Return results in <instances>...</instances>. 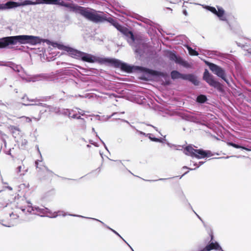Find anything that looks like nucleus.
<instances>
[{
	"mask_svg": "<svg viewBox=\"0 0 251 251\" xmlns=\"http://www.w3.org/2000/svg\"><path fill=\"white\" fill-rule=\"evenodd\" d=\"M27 120H28V122H30L31 121V119L30 118H27Z\"/></svg>",
	"mask_w": 251,
	"mask_h": 251,
	"instance_id": "nucleus-60",
	"label": "nucleus"
},
{
	"mask_svg": "<svg viewBox=\"0 0 251 251\" xmlns=\"http://www.w3.org/2000/svg\"><path fill=\"white\" fill-rule=\"evenodd\" d=\"M121 120H122V121H123V122H125V123H127L128 124H129V123L127 121H126V120H124V119H121Z\"/></svg>",
	"mask_w": 251,
	"mask_h": 251,
	"instance_id": "nucleus-51",
	"label": "nucleus"
},
{
	"mask_svg": "<svg viewBox=\"0 0 251 251\" xmlns=\"http://www.w3.org/2000/svg\"><path fill=\"white\" fill-rule=\"evenodd\" d=\"M83 16L95 23H103L107 22L125 35L128 38V42H129V40H130L132 42H133L135 40V36L131 31L120 24L113 18L107 17V14L103 12L97 11L93 9H91L89 10L88 8H86Z\"/></svg>",
	"mask_w": 251,
	"mask_h": 251,
	"instance_id": "nucleus-2",
	"label": "nucleus"
},
{
	"mask_svg": "<svg viewBox=\"0 0 251 251\" xmlns=\"http://www.w3.org/2000/svg\"><path fill=\"white\" fill-rule=\"evenodd\" d=\"M99 138L100 140V141H101V142H102V143L103 144V145H104L105 149H106L108 151H108V149H107V147H106V145H105V143H104V142H103V141H102V140H101L100 137H99Z\"/></svg>",
	"mask_w": 251,
	"mask_h": 251,
	"instance_id": "nucleus-36",
	"label": "nucleus"
},
{
	"mask_svg": "<svg viewBox=\"0 0 251 251\" xmlns=\"http://www.w3.org/2000/svg\"><path fill=\"white\" fill-rule=\"evenodd\" d=\"M170 178H168L169 179ZM168 179V178H159L156 180H146L147 181L150 182H153V181H165L166 180Z\"/></svg>",
	"mask_w": 251,
	"mask_h": 251,
	"instance_id": "nucleus-31",
	"label": "nucleus"
},
{
	"mask_svg": "<svg viewBox=\"0 0 251 251\" xmlns=\"http://www.w3.org/2000/svg\"><path fill=\"white\" fill-rule=\"evenodd\" d=\"M123 240L128 245V246L130 247V249L132 251H134V250H133V249L131 247V246L127 243H126V242L123 239Z\"/></svg>",
	"mask_w": 251,
	"mask_h": 251,
	"instance_id": "nucleus-50",
	"label": "nucleus"
},
{
	"mask_svg": "<svg viewBox=\"0 0 251 251\" xmlns=\"http://www.w3.org/2000/svg\"><path fill=\"white\" fill-rule=\"evenodd\" d=\"M41 118V116H40L38 119L34 118L35 119L37 120V121H39Z\"/></svg>",
	"mask_w": 251,
	"mask_h": 251,
	"instance_id": "nucleus-59",
	"label": "nucleus"
},
{
	"mask_svg": "<svg viewBox=\"0 0 251 251\" xmlns=\"http://www.w3.org/2000/svg\"><path fill=\"white\" fill-rule=\"evenodd\" d=\"M90 143L91 144H93V142L92 141H90Z\"/></svg>",
	"mask_w": 251,
	"mask_h": 251,
	"instance_id": "nucleus-62",
	"label": "nucleus"
},
{
	"mask_svg": "<svg viewBox=\"0 0 251 251\" xmlns=\"http://www.w3.org/2000/svg\"><path fill=\"white\" fill-rule=\"evenodd\" d=\"M152 140L153 142H160V143L163 142V139L162 138H157L156 137H153L152 139Z\"/></svg>",
	"mask_w": 251,
	"mask_h": 251,
	"instance_id": "nucleus-30",
	"label": "nucleus"
},
{
	"mask_svg": "<svg viewBox=\"0 0 251 251\" xmlns=\"http://www.w3.org/2000/svg\"><path fill=\"white\" fill-rule=\"evenodd\" d=\"M9 129L15 138L20 135L21 131L18 127L14 126H10Z\"/></svg>",
	"mask_w": 251,
	"mask_h": 251,
	"instance_id": "nucleus-14",
	"label": "nucleus"
},
{
	"mask_svg": "<svg viewBox=\"0 0 251 251\" xmlns=\"http://www.w3.org/2000/svg\"><path fill=\"white\" fill-rule=\"evenodd\" d=\"M183 169H189V170H193V169H190V168H188L187 166H184V167H183Z\"/></svg>",
	"mask_w": 251,
	"mask_h": 251,
	"instance_id": "nucleus-53",
	"label": "nucleus"
},
{
	"mask_svg": "<svg viewBox=\"0 0 251 251\" xmlns=\"http://www.w3.org/2000/svg\"><path fill=\"white\" fill-rule=\"evenodd\" d=\"M17 169V173L20 172L21 171L22 166H19V167H18Z\"/></svg>",
	"mask_w": 251,
	"mask_h": 251,
	"instance_id": "nucleus-39",
	"label": "nucleus"
},
{
	"mask_svg": "<svg viewBox=\"0 0 251 251\" xmlns=\"http://www.w3.org/2000/svg\"><path fill=\"white\" fill-rule=\"evenodd\" d=\"M70 216H75V217H82V218H85V217H83L82 216H80V215H75V214H69ZM85 218H88V219H92L93 220H95V221H98V222H100L104 226H105L106 228H107L108 229H110V230H111L113 233H114L115 234H116L117 235H118V236H119L120 238H121L123 240L124 239L121 236V235L116 231H115V230L112 229L111 228H110V227H109L108 226H107V225H106L103 222H102V221L98 220V219H95V218H87V217H85Z\"/></svg>",
	"mask_w": 251,
	"mask_h": 251,
	"instance_id": "nucleus-11",
	"label": "nucleus"
},
{
	"mask_svg": "<svg viewBox=\"0 0 251 251\" xmlns=\"http://www.w3.org/2000/svg\"><path fill=\"white\" fill-rule=\"evenodd\" d=\"M183 14H184L185 16H187L188 15V13H187V12L186 10H184L183 11Z\"/></svg>",
	"mask_w": 251,
	"mask_h": 251,
	"instance_id": "nucleus-44",
	"label": "nucleus"
},
{
	"mask_svg": "<svg viewBox=\"0 0 251 251\" xmlns=\"http://www.w3.org/2000/svg\"><path fill=\"white\" fill-rule=\"evenodd\" d=\"M188 80L195 86H198L200 84V81L198 80L197 77L193 74H190Z\"/></svg>",
	"mask_w": 251,
	"mask_h": 251,
	"instance_id": "nucleus-16",
	"label": "nucleus"
},
{
	"mask_svg": "<svg viewBox=\"0 0 251 251\" xmlns=\"http://www.w3.org/2000/svg\"><path fill=\"white\" fill-rule=\"evenodd\" d=\"M76 117H77V116H76V114H73V115H71V117L70 118H74V119H76Z\"/></svg>",
	"mask_w": 251,
	"mask_h": 251,
	"instance_id": "nucleus-41",
	"label": "nucleus"
},
{
	"mask_svg": "<svg viewBox=\"0 0 251 251\" xmlns=\"http://www.w3.org/2000/svg\"><path fill=\"white\" fill-rule=\"evenodd\" d=\"M93 145H95V146H97V144H96V143H93Z\"/></svg>",
	"mask_w": 251,
	"mask_h": 251,
	"instance_id": "nucleus-64",
	"label": "nucleus"
},
{
	"mask_svg": "<svg viewBox=\"0 0 251 251\" xmlns=\"http://www.w3.org/2000/svg\"><path fill=\"white\" fill-rule=\"evenodd\" d=\"M123 240L128 245V246L130 247V249L132 251H134V250H133V249L131 247V246L127 243H126V242L123 239Z\"/></svg>",
	"mask_w": 251,
	"mask_h": 251,
	"instance_id": "nucleus-49",
	"label": "nucleus"
},
{
	"mask_svg": "<svg viewBox=\"0 0 251 251\" xmlns=\"http://www.w3.org/2000/svg\"><path fill=\"white\" fill-rule=\"evenodd\" d=\"M117 114V113L115 112V113H113L110 117L109 118H111V117H112L113 116H114L115 114Z\"/></svg>",
	"mask_w": 251,
	"mask_h": 251,
	"instance_id": "nucleus-58",
	"label": "nucleus"
},
{
	"mask_svg": "<svg viewBox=\"0 0 251 251\" xmlns=\"http://www.w3.org/2000/svg\"><path fill=\"white\" fill-rule=\"evenodd\" d=\"M34 210H35L34 206V207L31 206V207H29L27 209V211L30 213H31L32 212V211H34Z\"/></svg>",
	"mask_w": 251,
	"mask_h": 251,
	"instance_id": "nucleus-33",
	"label": "nucleus"
},
{
	"mask_svg": "<svg viewBox=\"0 0 251 251\" xmlns=\"http://www.w3.org/2000/svg\"><path fill=\"white\" fill-rule=\"evenodd\" d=\"M27 100L28 101H38V100L37 99H31V100H29L28 98H27Z\"/></svg>",
	"mask_w": 251,
	"mask_h": 251,
	"instance_id": "nucleus-37",
	"label": "nucleus"
},
{
	"mask_svg": "<svg viewBox=\"0 0 251 251\" xmlns=\"http://www.w3.org/2000/svg\"><path fill=\"white\" fill-rule=\"evenodd\" d=\"M203 79L205 80L210 86H212L221 93L224 92L223 85L219 82L215 80L214 76L211 74L207 69H205L203 73Z\"/></svg>",
	"mask_w": 251,
	"mask_h": 251,
	"instance_id": "nucleus-7",
	"label": "nucleus"
},
{
	"mask_svg": "<svg viewBox=\"0 0 251 251\" xmlns=\"http://www.w3.org/2000/svg\"><path fill=\"white\" fill-rule=\"evenodd\" d=\"M247 47H248V46H247V45H243V46H242V48H243L244 50H247L248 51V50H249V49H250V48H249V49H248V48H247Z\"/></svg>",
	"mask_w": 251,
	"mask_h": 251,
	"instance_id": "nucleus-38",
	"label": "nucleus"
},
{
	"mask_svg": "<svg viewBox=\"0 0 251 251\" xmlns=\"http://www.w3.org/2000/svg\"><path fill=\"white\" fill-rule=\"evenodd\" d=\"M187 48L188 52L190 55H195V56H197L199 55L198 52L197 51H196V50L193 49L190 47L187 46Z\"/></svg>",
	"mask_w": 251,
	"mask_h": 251,
	"instance_id": "nucleus-22",
	"label": "nucleus"
},
{
	"mask_svg": "<svg viewBox=\"0 0 251 251\" xmlns=\"http://www.w3.org/2000/svg\"><path fill=\"white\" fill-rule=\"evenodd\" d=\"M123 240L128 245V246L130 247V249L132 251H134V250H133V249L131 247V246L127 243H126V242L123 239Z\"/></svg>",
	"mask_w": 251,
	"mask_h": 251,
	"instance_id": "nucleus-48",
	"label": "nucleus"
},
{
	"mask_svg": "<svg viewBox=\"0 0 251 251\" xmlns=\"http://www.w3.org/2000/svg\"><path fill=\"white\" fill-rule=\"evenodd\" d=\"M178 64H181L185 67H189V63H188V62H187L186 61L183 60L181 57L180 58V60H179V63H178Z\"/></svg>",
	"mask_w": 251,
	"mask_h": 251,
	"instance_id": "nucleus-26",
	"label": "nucleus"
},
{
	"mask_svg": "<svg viewBox=\"0 0 251 251\" xmlns=\"http://www.w3.org/2000/svg\"><path fill=\"white\" fill-rule=\"evenodd\" d=\"M189 76H190V74L186 75V74H183L180 73L179 78H181L183 80H188Z\"/></svg>",
	"mask_w": 251,
	"mask_h": 251,
	"instance_id": "nucleus-28",
	"label": "nucleus"
},
{
	"mask_svg": "<svg viewBox=\"0 0 251 251\" xmlns=\"http://www.w3.org/2000/svg\"><path fill=\"white\" fill-rule=\"evenodd\" d=\"M207 100V97L205 95L202 94L198 96L196 99V101L199 103H204Z\"/></svg>",
	"mask_w": 251,
	"mask_h": 251,
	"instance_id": "nucleus-17",
	"label": "nucleus"
},
{
	"mask_svg": "<svg viewBox=\"0 0 251 251\" xmlns=\"http://www.w3.org/2000/svg\"><path fill=\"white\" fill-rule=\"evenodd\" d=\"M147 126H152L153 128H154L156 131H158V129L157 128V127H156L155 126H153L152 125H150V124H147Z\"/></svg>",
	"mask_w": 251,
	"mask_h": 251,
	"instance_id": "nucleus-42",
	"label": "nucleus"
},
{
	"mask_svg": "<svg viewBox=\"0 0 251 251\" xmlns=\"http://www.w3.org/2000/svg\"><path fill=\"white\" fill-rule=\"evenodd\" d=\"M10 65H8L11 67L14 71L17 72H20L23 69V67L20 65L14 64V63H10Z\"/></svg>",
	"mask_w": 251,
	"mask_h": 251,
	"instance_id": "nucleus-18",
	"label": "nucleus"
},
{
	"mask_svg": "<svg viewBox=\"0 0 251 251\" xmlns=\"http://www.w3.org/2000/svg\"><path fill=\"white\" fill-rule=\"evenodd\" d=\"M37 3L30 0H24L21 2L15 1L14 0H8L6 2L3 3L4 10H10L15 9L20 7L28 5H35Z\"/></svg>",
	"mask_w": 251,
	"mask_h": 251,
	"instance_id": "nucleus-9",
	"label": "nucleus"
},
{
	"mask_svg": "<svg viewBox=\"0 0 251 251\" xmlns=\"http://www.w3.org/2000/svg\"><path fill=\"white\" fill-rule=\"evenodd\" d=\"M58 48L67 51L70 55L76 58H80L83 61L89 63L99 62L101 63H108L115 67L120 68L122 70L127 73L139 72L143 73L142 79L148 80L152 77L166 78L168 76L166 73L152 70L146 67L130 65L120 60L110 58H98L92 54L85 53L68 46L59 44Z\"/></svg>",
	"mask_w": 251,
	"mask_h": 251,
	"instance_id": "nucleus-1",
	"label": "nucleus"
},
{
	"mask_svg": "<svg viewBox=\"0 0 251 251\" xmlns=\"http://www.w3.org/2000/svg\"><path fill=\"white\" fill-rule=\"evenodd\" d=\"M19 104H22L23 105H25V106H28V105H38V106H43V107H46L48 105L45 104V103H41V102H39L38 103H31V104H29V103H19Z\"/></svg>",
	"mask_w": 251,
	"mask_h": 251,
	"instance_id": "nucleus-24",
	"label": "nucleus"
},
{
	"mask_svg": "<svg viewBox=\"0 0 251 251\" xmlns=\"http://www.w3.org/2000/svg\"><path fill=\"white\" fill-rule=\"evenodd\" d=\"M83 16L95 23H103L107 22L125 35L128 38V42H129V40H130L132 42H133L135 40V36L131 31L120 24L113 18L107 17V14L103 12L97 11L93 9H91L89 10L88 8H86Z\"/></svg>",
	"mask_w": 251,
	"mask_h": 251,
	"instance_id": "nucleus-3",
	"label": "nucleus"
},
{
	"mask_svg": "<svg viewBox=\"0 0 251 251\" xmlns=\"http://www.w3.org/2000/svg\"><path fill=\"white\" fill-rule=\"evenodd\" d=\"M151 136L152 134L151 133H148V134H147V137H148L151 141H153L152 139L153 137H152Z\"/></svg>",
	"mask_w": 251,
	"mask_h": 251,
	"instance_id": "nucleus-34",
	"label": "nucleus"
},
{
	"mask_svg": "<svg viewBox=\"0 0 251 251\" xmlns=\"http://www.w3.org/2000/svg\"><path fill=\"white\" fill-rule=\"evenodd\" d=\"M79 114L83 116L84 115V113L83 112H78Z\"/></svg>",
	"mask_w": 251,
	"mask_h": 251,
	"instance_id": "nucleus-56",
	"label": "nucleus"
},
{
	"mask_svg": "<svg viewBox=\"0 0 251 251\" xmlns=\"http://www.w3.org/2000/svg\"><path fill=\"white\" fill-rule=\"evenodd\" d=\"M140 20L141 21H142L147 24H149L151 25V24H153V22L152 21H151V20H150L147 18H144L143 17H141Z\"/></svg>",
	"mask_w": 251,
	"mask_h": 251,
	"instance_id": "nucleus-27",
	"label": "nucleus"
},
{
	"mask_svg": "<svg viewBox=\"0 0 251 251\" xmlns=\"http://www.w3.org/2000/svg\"><path fill=\"white\" fill-rule=\"evenodd\" d=\"M193 212L196 214V215L197 216V217H198V218H199V219H200L201 220V217H200V216H199V215H198V214L195 212V211L194 210H193Z\"/></svg>",
	"mask_w": 251,
	"mask_h": 251,
	"instance_id": "nucleus-47",
	"label": "nucleus"
},
{
	"mask_svg": "<svg viewBox=\"0 0 251 251\" xmlns=\"http://www.w3.org/2000/svg\"><path fill=\"white\" fill-rule=\"evenodd\" d=\"M188 172H187L185 173H184V174L182 176H183L184 175H185V174H186Z\"/></svg>",
	"mask_w": 251,
	"mask_h": 251,
	"instance_id": "nucleus-63",
	"label": "nucleus"
},
{
	"mask_svg": "<svg viewBox=\"0 0 251 251\" xmlns=\"http://www.w3.org/2000/svg\"><path fill=\"white\" fill-rule=\"evenodd\" d=\"M179 196H180V199L182 201H183L186 203H187L188 206H189V207H190L193 210V208H192L191 204L188 202V200L186 199V198L182 191H180Z\"/></svg>",
	"mask_w": 251,
	"mask_h": 251,
	"instance_id": "nucleus-19",
	"label": "nucleus"
},
{
	"mask_svg": "<svg viewBox=\"0 0 251 251\" xmlns=\"http://www.w3.org/2000/svg\"><path fill=\"white\" fill-rule=\"evenodd\" d=\"M217 10L215 7L209 6V5H205L204 8L208 11H210L213 14H215L217 16L219 19L220 21H225L227 23H228L227 19L225 16V11L224 9L220 6H217Z\"/></svg>",
	"mask_w": 251,
	"mask_h": 251,
	"instance_id": "nucleus-10",
	"label": "nucleus"
},
{
	"mask_svg": "<svg viewBox=\"0 0 251 251\" xmlns=\"http://www.w3.org/2000/svg\"><path fill=\"white\" fill-rule=\"evenodd\" d=\"M39 37L33 35H20L7 36L0 38V49L7 48L9 45H15L18 43L21 44H28L35 45L41 43Z\"/></svg>",
	"mask_w": 251,
	"mask_h": 251,
	"instance_id": "nucleus-4",
	"label": "nucleus"
},
{
	"mask_svg": "<svg viewBox=\"0 0 251 251\" xmlns=\"http://www.w3.org/2000/svg\"><path fill=\"white\" fill-rule=\"evenodd\" d=\"M213 249L222 251L221 247L217 242H211L207 245L204 248V250L206 251H210Z\"/></svg>",
	"mask_w": 251,
	"mask_h": 251,
	"instance_id": "nucleus-12",
	"label": "nucleus"
},
{
	"mask_svg": "<svg viewBox=\"0 0 251 251\" xmlns=\"http://www.w3.org/2000/svg\"><path fill=\"white\" fill-rule=\"evenodd\" d=\"M76 119L81 120L83 124H84L85 123L84 119L83 118H81L80 116H77Z\"/></svg>",
	"mask_w": 251,
	"mask_h": 251,
	"instance_id": "nucleus-35",
	"label": "nucleus"
},
{
	"mask_svg": "<svg viewBox=\"0 0 251 251\" xmlns=\"http://www.w3.org/2000/svg\"><path fill=\"white\" fill-rule=\"evenodd\" d=\"M92 131L93 132H95L96 135V136L98 137V135L97 134V133L95 131V128H92Z\"/></svg>",
	"mask_w": 251,
	"mask_h": 251,
	"instance_id": "nucleus-52",
	"label": "nucleus"
},
{
	"mask_svg": "<svg viewBox=\"0 0 251 251\" xmlns=\"http://www.w3.org/2000/svg\"><path fill=\"white\" fill-rule=\"evenodd\" d=\"M204 163L202 161H200L199 162V165H198L197 168H199L200 166L202 165Z\"/></svg>",
	"mask_w": 251,
	"mask_h": 251,
	"instance_id": "nucleus-43",
	"label": "nucleus"
},
{
	"mask_svg": "<svg viewBox=\"0 0 251 251\" xmlns=\"http://www.w3.org/2000/svg\"><path fill=\"white\" fill-rule=\"evenodd\" d=\"M205 64L208 66L209 69L213 74L221 78L228 86L230 85L229 80L226 77L225 70L223 68L214 63L209 62L208 61H205Z\"/></svg>",
	"mask_w": 251,
	"mask_h": 251,
	"instance_id": "nucleus-8",
	"label": "nucleus"
},
{
	"mask_svg": "<svg viewBox=\"0 0 251 251\" xmlns=\"http://www.w3.org/2000/svg\"><path fill=\"white\" fill-rule=\"evenodd\" d=\"M180 73L177 71L174 70L171 73V76L173 79H176L179 78Z\"/></svg>",
	"mask_w": 251,
	"mask_h": 251,
	"instance_id": "nucleus-20",
	"label": "nucleus"
},
{
	"mask_svg": "<svg viewBox=\"0 0 251 251\" xmlns=\"http://www.w3.org/2000/svg\"><path fill=\"white\" fill-rule=\"evenodd\" d=\"M15 92L17 93H18V90L17 89H15Z\"/></svg>",
	"mask_w": 251,
	"mask_h": 251,
	"instance_id": "nucleus-61",
	"label": "nucleus"
},
{
	"mask_svg": "<svg viewBox=\"0 0 251 251\" xmlns=\"http://www.w3.org/2000/svg\"><path fill=\"white\" fill-rule=\"evenodd\" d=\"M73 110H71L69 109H62V111H61V114L63 115H65V116H68L69 117H71V112Z\"/></svg>",
	"mask_w": 251,
	"mask_h": 251,
	"instance_id": "nucleus-23",
	"label": "nucleus"
},
{
	"mask_svg": "<svg viewBox=\"0 0 251 251\" xmlns=\"http://www.w3.org/2000/svg\"><path fill=\"white\" fill-rule=\"evenodd\" d=\"M168 57L171 60L174 61L176 63H179L181 57L177 56L175 52L170 51L168 53Z\"/></svg>",
	"mask_w": 251,
	"mask_h": 251,
	"instance_id": "nucleus-15",
	"label": "nucleus"
},
{
	"mask_svg": "<svg viewBox=\"0 0 251 251\" xmlns=\"http://www.w3.org/2000/svg\"><path fill=\"white\" fill-rule=\"evenodd\" d=\"M42 1L43 3L58 5L68 8L70 11L79 13L82 16L86 8L73 3H66L60 0H42Z\"/></svg>",
	"mask_w": 251,
	"mask_h": 251,
	"instance_id": "nucleus-5",
	"label": "nucleus"
},
{
	"mask_svg": "<svg viewBox=\"0 0 251 251\" xmlns=\"http://www.w3.org/2000/svg\"><path fill=\"white\" fill-rule=\"evenodd\" d=\"M45 169L46 170H47V172H49V173H52L51 171L50 170L48 167H45Z\"/></svg>",
	"mask_w": 251,
	"mask_h": 251,
	"instance_id": "nucleus-46",
	"label": "nucleus"
},
{
	"mask_svg": "<svg viewBox=\"0 0 251 251\" xmlns=\"http://www.w3.org/2000/svg\"><path fill=\"white\" fill-rule=\"evenodd\" d=\"M0 10H4L3 3L0 4Z\"/></svg>",
	"mask_w": 251,
	"mask_h": 251,
	"instance_id": "nucleus-40",
	"label": "nucleus"
},
{
	"mask_svg": "<svg viewBox=\"0 0 251 251\" xmlns=\"http://www.w3.org/2000/svg\"><path fill=\"white\" fill-rule=\"evenodd\" d=\"M185 154L195 157L198 159L210 157L213 155L211 151L209 150L203 149H195L192 145H188L185 147L184 151Z\"/></svg>",
	"mask_w": 251,
	"mask_h": 251,
	"instance_id": "nucleus-6",
	"label": "nucleus"
},
{
	"mask_svg": "<svg viewBox=\"0 0 251 251\" xmlns=\"http://www.w3.org/2000/svg\"><path fill=\"white\" fill-rule=\"evenodd\" d=\"M183 119L186 121L197 124L200 123L199 119L198 118V117L192 114L185 115L183 116Z\"/></svg>",
	"mask_w": 251,
	"mask_h": 251,
	"instance_id": "nucleus-13",
	"label": "nucleus"
},
{
	"mask_svg": "<svg viewBox=\"0 0 251 251\" xmlns=\"http://www.w3.org/2000/svg\"><path fill=\"white\" fill-rule=\"evenodd\" d=\"M36 167L37 168H38V160H36L35 162Z\"/></svg>",
	"mask_w": 251,
	"mask_h": 251,
	"instance_id": "nucleus-45",
	"label": "nucleus"
},
{
	"mask_svg": "<svg viewBox=\"0 0 251 251\" xmlns=\"http://www.w3.org/2000/svg\"><path fill=\"white\" fill-rule=\"evenodd\" d=\"M35 210L41 214H45L49 212V210L47 208H41L39 207L34 206Z\"/></svg>",
	"mask_w": 251,
	"mask_h": 251,
	"instance_id": "nucleus-21",
	"label": "nucleus"
},
{
	"mask_svg": "<svg viewBox=\"0 0 251 251\" xmlns=\"http://www.w3.org/2000/svg\"><path fill=\"white\" fill-rule=\"evenodd\" d=\"M27 140L25 139H22L21 140V147H23V148H24L27 145Z\"/></svg>",
	"mask_w": 251,
	"mask_h": 251,
	"instance_id": "nucleus-29",
	"label": "nucleus"
},
{
	"mask_svg": "<svg viewBox=\"0 0 251 251\" xmlns=\"http://www.w3.org/2000/svg\"><path fill=\"white\" fill-rule=\"evenodd\" d=\"M136 129V131H137V132H138L140 134H141V135H144V136H145L147 137V134H148V133H145V132H143V131H139V130H138V129Z\"/></svg>",
	"mask_w": 251,
	"mask_h": 251,
	"instance_id": "nucleus-32",
	"label": "nucleus"
},
{
	"mask_svg": "<svg viewBox=\"0 0 251 251\" xmlns=\"http://www.w3.org/2000/svg\"><path fill=\"white\" fill-rule=\"evenodd\" d=\"M227 144L229 145V146H232L235 148H236V149H246L245 148H244L239 145H237V144H236L234 143H232V142H228L227 143Z\"/></svg>",
	"mask_w": 251,
	"mask_h": 251,
	"instance_id": "nucleus-25",
	"label": "nucleus"
},
{
	"mask_svg": "<svg viewBox=\"0 0 251 251\" xmlns=\"http://www.w3.org/2000/svg\"><path fill=\"white\" fill-rule=\"evenodd\" d=\"M7 154H8V155H11V156L12 157V154H11V151H10V150H9V151H8V152H7Z\"/></svg>",
	"mask_w": 251,
	"mask_h": 251,
	"instance_id": "nucleus-54",
	"label": "nucleus"
},
{
	"mask_svg": "<svg viewBox=\"0 0 251 251\" xmlns=\"http://www.w3.org/2000/svg\"><path fill=\"white\" fill-rule=\"evenodd\" d=\"M7 188H8L9 190H12V187H10V186H8V187H7Z\"/></svg>",
	"mask_w": 251,
	"mask_h": 251,
	"instance_id": "nucleus-57",
	"label": "nucleus"
},
{
	"mask_svg": "<svg viewBox=\"0 0 251 251\" xmlns=\"http://www.w3.org/2000/svg\"><path fill=\"white\" fill-rule=\"evenodd\" d=\"M248 52L251 55V47L250 48L249 50H248Z\"/></svg>",
	"mask_w": 251,
	"mask_h": 251,
	"instance_id": "nucleus-55",
	"label": "nucleus"
}]
</instances>
